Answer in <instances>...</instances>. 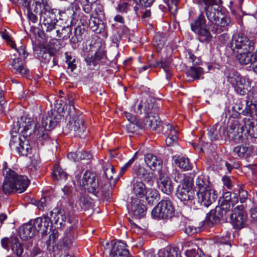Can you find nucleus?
Returning <instances> with one entry per match:
<instances>
[{
    "instance_id": "obj_1",
    "label": "nucleus",
    "mask_w": 257,
    "mask_h": 257,
    "mask_svg": "<svg viewBox=\"0 0 257 257\" xmlns=\"http://www.w3.org/2000/svg\"><path fill=\"white\" fill-rule=\"evenodd\" d=\"M146 94H148L150 98V102L147 100L148 111L146 110V128L164 134L166 137L167 146H172L176 144L178 131L174 125L167 122H163L160 120L157 113L159 108L155 104V91L146 87Z\"/></svg>"
},
{
    "instance_id": "obj_50",
    "label": "nucleus",
    "mask_w": 257,
    "mask_h": 257,
    "mask_svg": "<svg viewBox=\"0 0 257 257\" xmlns=\"http://www.w3.org/2000/svg\"><path fill=\"white\" fill-rule=\"evenodd\" d=\"M243 105L240 103L235 104L232 107V110L234 111L235 112L231 114V117L234 119L238 118L240 114H242L241 111L243 110Z\"/></svg>"
},
{
    "instance_id": "obj_49",
    "label": "nucleus",
    "mask_w": 257,
    "mask_h": 257,
    "mask_svg": "<svg viewBox=\"0 0 257 257\" xmlns=\"http://www.w3.org/2000/svg\"><path fill=\"white\" fill-rule=\"evenodd\" d=\"M85 61L91 69H94L98 64L94 55L88 54L85 58Z\"/></svg>"
},
{
    "instance_id": "obj_36",
    "label": "nucleus",
    "mask_w": 257,
    "mask_h": 257,
    "mask_svg": "<svg viewBox=\"0 0 257 257\" xmlns=\"http://www.w3.org/2000/svg\"><path fill=\"white\" fill-rule=\"evenodd\" d=\"M52 175L54 180H66L68 177L67 173L64 172L59 165H55Z\"/></svg>"
},
{
    "instance_id": "obj_9",
    "label": "nucleus",
    "mask_w": 257,
    "mask_h": 257,
    "mask_svg": "<svg viewBox=\"0 0 257 257\" xmlns=\"http://www.w3.org/2000/svg\"><path fill=\"white\" fill-rule=\"evenodd\" d=\"M227 82L233 88L234 91L240 95L246 94L247 87H251V80L247 76H242L234 69H229L224 73Z\"/></svg>"
},
{
    "instance_id": "obj_39",
    "label": "nucleus",
    "mask_w": 257,
    "mask_h": 257,
    "mask_svg": "<svg viewBox=\"0 0 257 257\" xmlns=\"http://www.w3.org/2000/svg\"><path fill=\"white\" fill-rule=\"evenodd\" d=\"M143 156V152L141 151H139L137 152L134 157L130 159L127 163H126L123 166L121 167L120 169V174H122L126 169L131 166V165L133 163L135 159H139L140 160H142Z\"/></svg>"
},
{
    "instance_id": "obj_7",
    "label": "nucleus",
    "mask_w": 257,
    "mask_h": 257,
    "mask_svg": "<svg viewBox=\"0 0 257 257\" xmlns=\"http://www.w3.org/2000/svg\"><path fill=\"white\" fill-rule=\"evenodd\" d=\"M3 174L5 179L3 190L6 194H10L14 192L21 193L29 185L30 181L26 176L19 175L10 168H5Z\"/></svg>"
},
{
    "instance_id": "obj_14",
    "label": "nucleus",
    "mask_w": 257,
    "mask_h": 257,
    "mask_svg": "<svg viewBox=\"0 0 257 257\" xmlns=\"http://www.w3.org/2000/svg\"><path fill=\"white\" fill-rule=\"evenodd\" d=\"M197 203L200 206L208 207L218 197L217 192L213 188L205 191L197 192Z\"/></svg>"
},
{
    "instance_id": "obj_61",
    "label": "nucleus",
    "mask_w": 257,
    "mask_h": 257,
    "mask_svg": "<svg viewBox=\"0 0 257 257\" xmlns=\"http://www.w3.org/2000/svg\"><path fill=\"white\" fill-rule=\"evenodd\" d=\"M39 57H42L46 61H49L52 58V55L50 53L44 49L40 50Z\"/></svg>"
},
{
    "instance_id": "obj_18",
    "label": "nucleus",
    "mask_w": 257,
    "mask_h": 257,
    "mask_svg": "<svg viewBox=\"0 0 257 257\" xmlns=\"http://www.w3.org/2000/svg\"><path fill=\"white\" fill-rule=\"evenodd\" d=\"M242 121L245 128V140L249 141L250 139L251 142L257 144V124H255L254 119L244 117Z\"/></svg>"
},
{
    "instance_id": "obj_2",
    "label": "nucleus",
    "mask_w": 257,
    "mask_h": 257,
    "mask_svg": "<svg viewBox=\"0 0 257 257\" xmlns=\"http://www.w3.org/2000/svg\"><path fill=\"white\" fill-rule=\"evenodd\" d=\"M162 160L152 154L146 156V182L152 186L157 183L163 193L169 195L174 186L166 167H162Z\"/></svg>"
},
{
    "instance_id": "obj_21",
    "label": "nucleus",
    "mask_w": 257,
    "mask_h": 257,
    "mask_svg": "<svg viewBox=\"0 0 257 257\" xmlns=\"http://www.w3.org/2000/svg\"><path fill=\"white\" fill-rule=\"evenodd\" d=\"M61 116L57 112L52 110L48 111L47 113L43 116L41 120V126L48 130L54 128L59 121Z\"/></svg>"
},
{
    "instance_id": "obj_33",
    "label": "nucleus",
    "mask_w": 257,
    "mask_h": 257,
    "mask_svg": "<svg viewBox=\"0 0 257 257\" xmlns=\"http://www.w3.org/2000/svg\"><path fill=\"white\" fill-rule=\"evenodd\" d=\"M204 73L203 69L199 66L191 67L187 72L188 76L192 78L193 80H199L203 77H202Z\"/></svg>"
},
{
    "instance_id": "obj_19",
    "label": "nucleus",
    "mask_w": 257,
    "mask_h": 257,
    "mask_svg": "<svg viewBox=\"0 0 257 257\" xmlns=\"http://www.w3.org/2000/svg\"><path fill=\"white\" fill-rule=\"evenodd\" d=\"M228 214L231 223L234 228L240 229L247 225L246 216L242 210H239L238 206L234 208L231 213L229 212Z\"/></svg>"
},
{
    "instance_id": "obj_10",
    "label": "nucleus",
    "mask_w": 257,
    "mask_h": 257,
    "mask_svg": "<svg viewBox=\"0 0 257 257\" xmlns=\"http://www.w3.org/2000/svg\"><path fill=\"white\" fill-rule=\"evenodd\" d=\"M191 31L195 34L196 39L200 43L208 44L213 39L210 29L207 25L204 16L201 14L190 22Z\"/></svg>"
},
{
    "instance_id": "obj_22",
    "label": "nucleus",
    "mask_w": 257,
    "mask_h": 257,
    "mask_svg": "<svg viewBox=\"0 0 257 257\" xmlns=\"http://www.w3.org/2000/svg\"><path fill=\"white\" fill-rule=\"evenodd\" d=\"M70 131L73 132L74 135L81 138L86 130L84 125V120L82 118L76 116L72 118L67 124Z\"/></svg>"
},
{
    "instance_id": "obj_11",
    "label": "nucleus",
    "mask_w": 257,
    "mask_h": 257,
    "mask_svg": "<svg viewBox=\"0 0 257 257\" xmlns=\"http://www.w3.org/2000/svg\"><path fill=\"white\" fill-rule=\"evenodd\" d=\"M244 123H239L236 119L231 120L226 127L225 126L224 140L240 143L245 140Z\"/></svg>"
},
{
    "instance_id": "obj_46",
    "label": "nucleus",
    "mask_w": 257,
    "mask_h": 257,
    "mask_svg": "<svg viewBox=\"0 0 257 257\" xmlns=\"http://www.w3.org/2000/svg\"><path fill=\"white\" fill-rule=\"evenodd\" d=\"M56 32L58 37L66 40L70 37V35L71 34V28L68 26L63 27L62 29L61 32H60L59 30H57Z\"/></svg>"
},
{
    "instance_id": "obj_8",
    "label": "nucleus",
    "mask_w": 257,
    "mask_h": 257,
    "mask_svg": "<svg viewBox=\"0 0 257 257\" xmlns=\"http://www.w3.org/2000/svg\"><path fill=\"white\" fill-rule=\"evenodd\" d=\"M229 47L233 52L237 53L236 58L239 63L242 65L240 55L248 56V54L254 50L255 42L254 40L249 39L243 34H234L232 35Z\"/></svg>"
},
{
    "instance_id": "obj_13",
    "label": "nucleus",
    "mask_w": 257,
    "mask_h": 257,
    "mask_svg": "<svg viewBox=\"0 0 257 257\" xmlns=\"http://www.w3.org/2000/svg\"><path fill=\"white\" fill-rule=\"evenodd\" d=\"M57 15H60V12L56 9H45L41 10L40 13V22L42 28L47 32H51L55 28L58 22Z\"/></svg>"
},
{
    "instance_id": "obj_42",
    "label": "nucleus",
    "mask_w": 257,
    "mask_h": 257,
    "mask_svg": "<svg viewBox=\"0 0 257 257\" xmlns=\"http://www.w3.org/2000/svg\"><path fill=\"white\" fill-rule=\"evenodd\" d=\"M103 174L105 175V178L108 180H112L113 179L112 175L114 170L112 165L109 163L105 164V165L103 166Z\"/></svg>"
},
{
    "instance_id": "obj_25",
    "label": "nucleus",
    "mask_w": 257,
    "mask_h": 257,
    "mask_svg": "<svg viewBox=\"0 0 257 257\" xmlns=\"http://www.w3.org/2000/svg\"><path fill=\"white\" fill-rule=\"evenodd\" d=\"M225 124L215 123L208 132V136L211 141L224 140Z\"/></svg>"
},
{
    "instance_id": "obj_31",
    "label": "nucleus",
    "mask_w": 257,
    "mask_h": 257,
    "mask_svg": "<svg viewBox=\"0 0 257 257\" xmlns=\"http://www.w3.org/2000/svg\"><path fill=\"white\" fill-rule=\"evenodd\" d=\"M175 163L184 171H189L192 168V164L189 159L184 156H178L175 159Z\"/></svg>"
},
{
    "instance_id": "obj_60",
    "label": "nucleus",
    "mask_w": 257,
    "mask_h": 257,
    "mask_svg": "<svg viewBox=\"0 0 257 257\" xmlns=\"http://www.w3.org/2000/svg\"><path fill=\"white\" fill-rule=\"evenodd\" d=\"M247 92H248V99L251 100L254 103H256L257 106V92L254 90H248V89Z\"/></svg>"
},
{
    "instance_id": "obj_29",
    "label": "nucleus",
    "mask_w": 257,
    "mask_h": 257,
    "mask_svg": "<svg viewBox=\"0 0 257 257\" xmlns=\"http://www.w3.org/2000/svg\"><path fill=\"white\" fill-rule=\"evenodd\" d=\"M148 257H156L154 254H149ZM158 257H181L180 251L178 247H167L161 250Z\"/></svg>"
},
{
    "instance_id": "obj_64",
    "label": "nucleus",
    "mask_w": 257,
    "mask_h": 257,
    "mask_svg": "<svg viewBox=\"0 0 257 257\" xmlns=\"http://www.w3.org/2000/svg\"><path fill=\"white\" fill-rule=\"evenodd\" d=\"M36 4L37 5H39L42 7V10H45V9H49L51 6L48 4L47 0H36Z\"/></svg>"
},
{
    "instance_id": "obj_34",
    "label": "nucleus",
    "mask_w": 257,
    "mask_h": 257,
    "mask_svg": "<svg viewBox=\"0 0 257 257\" xmlns=\"http://www.w3.org/2000/svg\"><path fill=\"white\" fill-rule=\"evenodd\" d=\"M144 181H136L134 185V192L136 197L140 200L143 199L145 196V184Z\"/></svg>"
},
{
    "instance_id": "obj_6",
    "label": "nucleus",
    "mask_w": 257,
    "mask_h": 257,
    "mask_svg": "<svg viewBox=\"0 0 257 257\" xmlns=\"http://www.w3.org/2000/svg\"><path fill=\"white\" fill-rule=\"evenodd\" d=\"M1 36L3 39L7 41L9 45L16 49L19 54L18 57L14 55L15 58L10 60V65L14 72L22 76L28 77L30 74V70L27 68L26 64L25 59L28 53L25 50V47L21 46L17 48L16 44L12 41L9 34L6 30L1 33Z\"/></svg>"
},
{
    "instance_id": "obj_54",
    "label": "nucleus",
    "mask_w": 257,
    "mask_h": 257,
    "mask_svg": "<svg viewBox=\"0 0 257 257\" xmlns=\"http://www.w3.org/2000/svg\"><path fill=\"white\" fill-rule=\"evenodd\" d=\"M185 255L186 257H210L205 255L201 250L196 252L194 250H187L185 251Z\"/></svg>"
},
{
    "instance_id": "obj_37",
    "label": "nucleus",
    "mask_w": 257,
    "mask_h": 257,
    "mask_svg": "<svg viewBox=\"0 0 257 257\" xmlns=\"http://www.w3.org/2000/svg\"><path fill=\"white\" fill-rule=\"evenodd\" d=\"M73 226L70 227V231L66 233L65 236L63 239L64 246L70 247V245L72 244L73 241L74 239L76 233L72 231L74 229Z\"/></svg>"
},
{
    "instance_id": "obj_24",
    "label": "nucleus",
    "mask_w": 257,
    "mask_h": 257,
    "mask_svg": "<svg viewBox=\"0 0 257 257\" xmlns=\"http://www.w3.org/2000/svg\"><path fill=\"white\" fill-rule=\"evenodd\" d=\"M176 195L184 204L191 203L195 197V192L193 188L178 186Z\"/></svg>"
},
{
    "instance_id": "obj_48",
    "label": "nucleus",
    "mask_w": 257,
    "mask_h": 257,
    "mask_svg": "<svg viewBox=\"0 0 257 257\" xmlns=\"http://www.w3.org/2000/svg\"><path fill=\"white\" fill-rule=\"evenodd\" d=\"M58 237V232L55 230H53L49 235V239L46 241V244L47 248L50 249L51 247H53L54 244L55 242L56 239Z\"/></svg>"
},
{
    "instance_id": "obj_51",
    "label": "nucleus",
    "mask_w": 257,
    "mask_h": 257,
    "mask_svg": "<svg viewBox=\"0 0 257 257\" xmlns=\"http://www.w3.org/2000/svg\"><path fill=\"white\" fill-rule=\"evenodd\" d=\"M193 185V180L191 177L185 175L182 183H180V184L178 186L184 187V188L189 187L192 188Z\"/></svg>"
},
{
    "instance_id": "obj_26",
    "label": "nucleus",
    "mask_w": 257,
    "mask_h": 257,
    "mask_svg": "<svg viewBox=\"0 0 257 257\" xmlns=\"http://www.w3.org/2000/svg\"><path fill=\"white\" fill-rule=\"evenodd\" d=\"M48 214L51 227L53 225H55V228H60L63 226L66 217L59 208H56L53 211H51Z\"/></svg>"
},
{
    "instance_id": "obj_30",
    "label": "nucleus",
    "mask_w": 257,
    "mask_h": 257,
    "mask_svg": "<svg viewBox=\"0 0 257 257\" xmlns=\"http://www.w3.org/2000/svg\"><path fill=\"white\" fill-rule=\"evenodd\" d=\"M159 200V194L158 191L155 189L146 188V201L147 204L150 206L156 204Z\"/></svg>"
},
{
    "instance_id": "obj_58",
    "label": "nucleus",
    "mask_w": 257,
    "mask_h": 257,
    "mask_svg": "<svg viewBox=\"0 0 257 257\" xmlns=\"http://www.w3.org/2000/svg\"><path fill=\"white\" fill-rule=\"evenodd\" d=\"M125 117L130 122L132 123H136L137 125L140 128H142L143 127L141 124L139 123V121L137 120L136 116L132 113L126 112Z\"/></svg>"
},
{
    "instance_id": "obj_44",
    "label": "nucleus",
    "mask_w": 257,
    "mask_h": 257,
    "mask_svg": "<svg viewBox=\"0 0 257 257\" xmlns=\"http://www.w3.org/2000/svg\"><path fill=\"white\" fill-rule=\"evenodd\" d=\"M136 3L134 7V10L138 15L139 13L142 14V19L145 17V0H134Z\"/></svg>"
},
{
    "instance_id": "obj_20",
    "label": "nucleus",
    "mask_w": 257,
    "mask_h": 257,
    "mask_svg": "<svg viewBox=\"0 0 257 257\" xmlns=\"http://www.w3.org/2000/svg\"><path fill=\"white\" fill-rule=\"evenodd\" d=\"M32 222L37 233L40 232L42 236L46 235L48 230H51L50 219L48 213L44 214L41 217H37Z\"/></svg>"
},
{
    "instance_id": "obj_35",
    "label": "nucleus",
    "mask_w": 257,
    "mask_h": 257,
    "mask_svg": "<svg viewBox=\"0 0 257 257\" xmlns=\"http://www.w3.org/2000/svg\"><path fill=\"white\" fill-rule=\"evenodd\" d=\"M48 129L42 127L40 125L37 126L35 130H33L32 132H34L37 138L40 141H47L49 139V135L48 134Z\"/></svg>"
},
{
    "instance_id": "obj_52",
    "label": "nucleus",
    "mask_w": 257,
    "mask_h": 257,
    "mask_svg": "<svg viewBox=\"0 0 257 257\" xmlns=\"http://www.w3.org/2000/svg\"><path fill=\"white\" fill-rule=\"evenodd\" d=\"M238 195L241 203H243L246 202V204L248 205V206H250V203L249 202V200L251 199L249 198V199H248L247 192L246 191L242 189H239Z\"/></svg>"
},
{
    "instance_id": "obj_47",
    "label": "nucleus",
    "mask_w": 257,
    "mask_h": 257,
    "mask_svg": "<svg viewBox=\"0 0 257 257\" xmlns=\"http://www.w3.org/2000/svg\"><path fill=\"white\" fill-rule=\"evenodd\" d=\"M185 174L180 172L176 169H173L171 174V177L177 183H182Z\"/></svg>"
},
{
    "instance_id": "obj_62",
    "label": "nucleus",
    "mask_w": 257,
    "mask_h": 257,
    "mask_svg": "<svg viewBox=\"0 0 257 257\" xmlns=\"http://www.w3.org/2000/svg\"><path fill=\"white\" fill-rule=\"evenodd\" d=\"M78 156L79 161L82 160H88L91 158V155L86 151H79Z\"/></svg>"
},
{
    "instance_id": "obj_55",
    "label": "nucleus",
    "mask_w": 257,
    "mask_h": 257,
    "mask_svg": "<svg viewBox=\"0 0 257 257\" xmlns=\"http://www.w3.org/2000/svg\"><path fill=\"white\" fill-rule=\"evenodd\" d=\"M170 61L167 59H163L161 61H157L155 64V67H161L165 72L168 71Z\"/></svg>"
},
{
    "instance_id": "obj_32",
    "label": "nucleus",
    "mask_w": 257,
    "mask_h": 257,
    "mask_svg": "<svg viewBox=\"0 0 257 257\" xmlns=\"http://www.w3.org/2000/svg\"><path fill=\"white\" fill-rule=\"evenodd\" d=\"M257 112V106L256 103H254L251 100H246V106L241 113L243 115L249 116V118H253V113L256 115Z\"/></svg>"
},
{
    "instance_id": "obj_41",
    "label": "nucleus",
    "mask_w": 257,
    "mask_h": 257,
    "mask_svg": "<svg viewBox=\"0 0 257 257\" xmlns=\"http://www.w3.org/2000/svg\"><path fill=\"white\" fill-rule=\"evenodd\" d=\"M181 229L187 235H191L196 232V228L189 223L182 221L180 224Z\"/></svg>"
},
{
    "instance_id": "obj_23",
    "label": "nucleus",
    "mask_w": 257,
    "mask_h": 257,
    "mask_svg": "<svg viewBox=\"0 0 257 257\" xmlns=\"http://www.w3.org/2000/svg\"><path fill=\"white\" fill-rule=\"evenodd\" d=\"M126 247V244L123 241L114 242L109 252V257H133Z\"/></svg>"
},
{
    "instance_id": "obj_5",
    "label": "nucleus",
    "mask_w": 257,
    "mask_h": 257,
    "mask_svg": "<svg viewBox=\"0 0 257 257\" xmlns=\"http://www.w3.org/2000/svg\"><path fill=\"white\" fill-rule=\"evenodd\" d=\"M198 3L201 5H204L206 15L208 20L212 23L210 26L213 33L218 35L227 31L231 22L230 18L223 16L221 18L220 24H217L223 14L221 8L217 4L216 0H198Z\"/></svg>"
},
{
    "instance_id": "obj_40",
    "label": "nucleus",
    "mask_w": 257,
    "mask_h": 257,
    "mask_svg": "<svg viewBox=\"0 0 257 257\" xmlns=\"http://www.w3.org/2000/svg\"><path fill=\"white\" fill-rule=\"evenodd\" d=\"M153 45L156 48L157 51H160L165 45L164 37L160 34H157L154 38Z\"/></svg>"
},
{
    "instance_id": "obj_3",
    "label": "nucleus",
    "mask_w": 257,
    "mask_h": 257,
    "mask_svg": "<svg viewBox=\"0 0 257 257\" xmlns=\"http://www.w3.org/2000/svg\"><path fill=\"white\" fill-rule=\"evenodd\" d=\"M33 123L30 118L22 116L16 124H13L9 145L11 149L16 150L20 156H27L31 150L26 138L32 134Z\"/></svg>"
},
{
    "instance_id": "obj_43",
    "label": "nucleus",
    "mask_w": 257,
    "mask_h": 257,
    "mask_svg": "<svg viewBox=\"0 0 257 257\" xmlns=\"http://www.w3.org/2000/svg\"><path fill=\"white\" fill-rule=\"evenodd\" d=\"M135 178L136 181L145 180V168L140 165H136L134 168Z\"/></svg>"
},
{
    "instance_id": "obj_59",
    "label": "nucleus",
    "mask_w": 257,
    "mask_h": 257,
    "mask_svg": "<svg viewBox=\"0 0 257 257\" xmlns=\"http://www.w3.org/2000/svg\"><path fill=\"white\" fill-rule=\"evenodd\" d=\"M179 0H165V4L168 6V8L174 9L175 11L177 10L178 3Z\"/></svg>"
},
{
    "instance_id": "obj_56",
    "label": "nucleus",
    "mask_w": 257,
    "mask_h": 257,
    "mask_svg": "<svg viewBox=\"0 0 257 257\" xmlns=\"http://www.w3.org/2000/svg\"><path fill=\"white\" fill-rule=\"evenodd\" d=\"M129 9L128 3L124 1H121L117 7V10L121 13H126Z\"/></svg>"
},
{
    "instance_id": "obj_28",
    "label": "nucleus",
    "mask_w": 257,
    "mask_h": 257,
    "mask_svg": "<svg viewBox=\"0 0 257 257\" xmlns=\"http://www.w3.org/2000/svg\"><path fill=\"white\" fill-rule=\"evenodd\" d=\"M195 185L197 192L205 191L213 188L209 181V177L204 175H200L197 177Z\"/></svg>"
},
{
    "instance_id": "obj_45",
    "label": "nucleus",
    "mask_w": 257,
    "mask_h": 257,
    "mask_svg": "<svg viewBox=\"0 0 257 257\" xmlns=\"http://www.w3.org/2000/svg\"><path fill=\"white\" fill-rule=\"evenodd\" d=\"M249 202L250 203L249 206L250 217L253 221L257 222V203L254 201L252 202L251 199L249 200Z\"/></svg>"
},
{
    "instance_id": "obj_15",
    "label": "nucleus",
    "mask_w": 257,
    "mask_h": 257,
    "mask_svg": "<svg viewBox=\"0 0 257 257\" xmlns=\"http://www.w3.org/2000/svg\"><path fill=\"white\" fill-rule=\"evenodd\" d=\"M80 185L85 187L88 191L92 194H96L98 191V181L96 175L91 172L86 171L83 176L82 182Z\"/></svg>"
},
{
    "instance_id": "obj_4",
    "label": "nucleus",
    "mask_w": 257,
    "mask_h": 257,
    "mask_svg": "<svg viewBox=\"0 0 257 257\" xmlns=\"http://www.w3.org/2000/svg\"><path fill=\"white\" fill-rule=\"evenodd\" d=\"M237 201L236 194H231L230 191L224 192L218 200L219 205L207 213L204 220L205 225L211 227L218 223L223 217L227 218L231 207H233Z\"/></svg>"
},
{
    "instance_id": "obj_38",
    "label": "nucleus",
    "mask_w": 257,
    "mask_h": 257,
    "mask_svg": "<svg viewBox=\"0 0 257 257\" xmlns=\"http://www.w3.org/2000/svg\"><path fill=\"white\" fill-rule=\"evenodd\" d=\"M143 202V200H140L139 204L133 206L132 210H133L134 216L138 219H141L144 216V205L141 201Z\"/></svg>"
},
{
    "instance_id": "obj_27",
    "label": "nucleus",
    "mask_w": 257,
    "mask_h": 257,
    "mask_svg": "<svg viewBox=\"0 0 257 257\" xmlns=\"http://www.w3.org/2000/svg\"><path fill=\"white\" fill-rule=\"evenodd\" d=\"M37 233L36 230L32 222L23 225L22 230L20 231V236L23 240L32 238Z\"/></svg>"
},
{
    "instance_id": "obj_12",
    "label": "nucleus",
    "mask_w": 257,
    "mask_h": 257,
    "mask_svg": "<svg viewBox=\"0 0 257 257\" xmlns=\"http://www.w3.org/2000/svg\"><path fill=\"white\" fill-rule=\"evenodd\" d=\"M175 215V208L171 201L165 198L160 201L151 211L153 219L168 220Z\"/></svg>"
},
{
    "instance_id": "obj_63",
    "label": "nucleus",
    "mask_w": 257,
    "mask_h": 257,
    "mask_svg": "<svg viewBox=\"0 0 257 257\" xmlns=\"http://www.w3.org/2000/svg\"><path fill=\"white\" fill-rule=\"evenodd\" d=\"M224 186H226L227 189H230L232 187V182L230 178L226 176H224L222 178Z\"/></svg>"
},
{
    "instance_id": "obj_17",
    "label": "nucleus",
    "mask_w": 257,
    "mask_h": 257,
    "mask_svg": "<svg viewBox=\"0 0 257 257\" xmlns=\"http://www.w3.org/2000/svg\"><path fill=\"white\" fill-rule=\"evenodd\" d=\"M1 244L3 247L7 250L9 249V246H10L12 251L18 257H21L23 253V245L16 237L3 238L1 240Z\"/></svg>"
},
{
    "instance_id": "obj_53",
    "label": "nucleus",
    "mask_w": 257,
    "mask_h": 257,
    "mask_svg": "<svg viewBox=\"0 0 257 257\" xmlns=\"http://www.w3.org/2000/svg\"><path fill=\"white\" fill-rule=\"evenodd\" d=\"M48 198L43 197L37 203L38 208L42 211L48 209L49 207V202H48Z\"/></svg>"
},
{
    "instance_id": "obj_57",
    "label": "nucleus",
    "mask_w": 257,
    "mask_h": 257,
    "mask_svg": "<svg viewBox=\"0 0 257 257\" xmlns=\"http://www.w3.org/2000/svg\"><path fill=\"white\" fill-rule=\"evenodd\" d=\"M218 241L221 244H230V233L228 231L226 232L224 235L220 236L218 238Z\"/></svg>"
},
{
    "instance_id": "obj_16",
    "label": "nucleus",
    "mask_w": 257,
    "mask_h": 257,
    "mask_svg": "<svg viewBox=\"0 0 257 257\" xmlns=\"http://www.w3.org/2000/svg\"><path fill=\"white\" fill-rule=\"evenodd\" d=\"M234 147L232 150V154L236 159H245L246 161L252 156L253 153V147L249 143L245 142Z\"/></svg>"
}]
</instances>
